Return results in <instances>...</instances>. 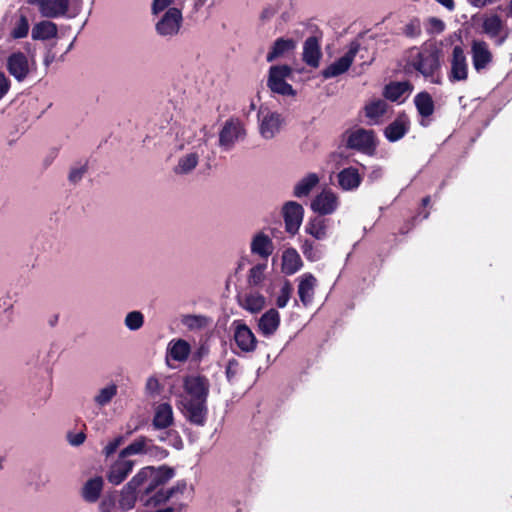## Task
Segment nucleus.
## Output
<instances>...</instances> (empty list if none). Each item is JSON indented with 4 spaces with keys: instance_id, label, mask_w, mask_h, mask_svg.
I'll return each instance as SVG.
<instances>
[{
    "instance_id": "nucleus-32",
    "label": "nucleus",
    "mask_w": 512,
    "mask_h": 512,
    "mask_svg": "<svg viewBox=\"0 0 512 512\" xmlns=\"http://www.w3.org/2000/svg\"><path fill=\"white\" fill-rule=\"evenodd\" d=\"M388 108L389 106L385 100L375 99L364 106V113L368 119L377 124L379 119L387 113Z\"/></svg>"
},
{
    "instance_id": "nucleus-25",
    "label": "nucleus",
    "mask_w": 512,
    "mask_h": 512,
    "mask_svg": "<svg viewBox=\"0 0 512 512\" xmlns=\"http://www.w3.org/2000/svg\"><path fill=\"white\" fill-rule=\"evenodd\" d=\"M303 266L299 253L294 248H287L282 255V271L286 275H293Z\"/></svg>"
},
{
    "instance_id": "nucleus-39",
    "label": "nucleus",
    "mask_w": 512,
    "mask_h": 512,
    "mask_svg": "<svg viewBox=\"0 0 512 512\" xmlns=\"http://www.w3.org/2000/svg\"><path fill=\"white\" fill-rule=\"evenodd\" d=\"M169 499H171V496L169 494L168 489L167 490L159 489V490L154 491L152 495L151 494L150 495L140 494V496H139V501L142 502L143 505L147 506V507L158 506L162 503L167 502Z\"/></svg>"
},
{
    "instance_id": "nucleus-23",
    "label": "nucleus",
    "mask_w": 512,
    "mask_h": 512,
    "mask_svg": "<svg viewBox=\"0 0 512 512\" xmlns=\"http://www.w3.org/2000/svg\"><path fill=\"white\" fill-rule=\"evenodd\" d=\"M173 409L169 403H161L156 407L152 420L155 429H166L173 424Z\"/></svg>"
},
{
    "instance_id": "nucleus-18",
    "label": "nucleus",
    "mask_w": 512,
    "mask_h": 512,
    "mask_svg": "<svg viewBox=\"0 0 512 512\" xmlns=\"http://www.w3.org/2000/svg\"><path fill=\"white\" fill-rule=\"evenodd\" d=\"M414 105L418 114L422 117L420 125L423 127L428 126L425 119L431 117L435 111V103L431 94L427 91H421L414 97Z\"/></svg>"
},
{
    "instance_id": "nucleus-22",
    "label": "nucleus",
    "mask_w": 512,
    "mask_h": 512,
    "mask_svg": "<svg viewBox=\"0 0 512 512\" xmlns=\"http://www.w3.org/2000/svg\"><path fill=\"white\" fill-rule=\"evenodd\" d=\"M280 325V314L275 308L267 310L258 321L259 331L265 336H272Z\"/></svg>"
},
{
    "instance_id": "nucleus-44",
    "label": "nucleus",
    "mask_w": 512,
    "mask_h": 512,
    "mask_svg": "<svg viewBox=\"0 0 512 512\" xmlns=\"http://www.w3.org/2000/svg\"><path fill=\"white\" fill-rule=\"evenodd\" d=\"M116 393V385L112 384L107 387H104L100 390L99 394L95 396V402L100 406H104L112 400Z\"/></svg>"
},
{
    "instance_id": "nucleus-33",
    "label": "nucleus",
    "mask_w": 512,
    "mask_h": 512,
    "mask_svg": "<svg viewBox=\"0 0 512 512\" xmlns=\"http://www.w3.org/2000/svg\"><path fill=\"white\" fill-rule=\"evenodd\" d=\"M305 231L317 240L325 239L327 236L326 219L319 216L310 219L305 226Z\"/></svg>"
},
{
    "instance_id": "nucleus-21",
    "label": "nucleus",
    "mask_w": 512,
    "mask_h": 512,
    "mask_svg": "<svg viewBox=\"0 0 512 512\" xmlns=\"http://www.w3.org/2000/svg\"><path fill=\"white\" fill-rule=\"evenodd\" d=\"M337 208V197L331 191H324L311 202V209L320 215L333 213Z\"/></svg>"
},
{
    "instance_id": "nucleus-17",
    "label": "nucleus",
    "mask_w": 512,
    "mask_h": 512,
    "mask_svg": "<svg viewBox=\"0 0 512 512\" xmlns=\"http://www.w3.org/2000/svg\"><path fill=\"white\" fill-rule=\"evenodd\" d=\"M39 12L46 18L64 16L69 9V0H36Z\"/></svg>"
},
{
    "instance_id": "nucleus-61",
    "label": "nucleus",
    "mask_w": 512,
    "mask_h": 512,
    "mask_svg": "<svg viewBox=\"0 0 512 512\" xmlns=\"http://www.w3.org/2000/svg\"><path fill=\"white\" fill-rule=\"evenodd\" d=\"M438 3L446 7L449 11H453L455 8L454 0H436Z\"/></svg>"
},
{
    "instance_id": "nucleus-11",
    "label": "nucleus",
    "mask_w": 512,
    "mask_h": 512,
    "mask_svg": "<svg viewBox=\"0 0 512 512\" xmlns=\"http://www.w3.org/2000/svg\"><path fill=\"white\" fill-rule=\"evenodd\" d=\"M258 118L260 121V134L265 139H272L277 133H279L284 122L280 113L267 110L264 114L262 108H260L258 112Z\"/></svg>"
},
{
    "instance_id": "nucleus-62",
    "label": "nucleus",
    "mask_w": 512,
    "mask_h": 512,
    "mask_svg": "<svg viewBox=\"0 0 512 512\" xmlns=\"http://www.w3.org/2000/svg\"><path fill=\"white\" fill-rule=\"evenodd\" d=\"M123 441H124V437L123 436H117L111 442L116 447V449H118V447L123 443Z\"/></svg>"
},
{
    "instance_id": "nucleus-57",
    "label": "nucleus",
    "mask_w": 512,
    "mask_h": 512,
    "mask_svg": "<svg viewBox=\"0 0 512 512\" xmlns=\"http://www.w3.org/2000/svg\"><path fill=\"white\" fill-rule=\"evenodd\" d=\"M430 26L432 30L436 33H441L445 29V24L441 19L432 17L429 19Z\"/></svg>"
},
{
    "instance_id": "nucleus-35",
    "label": "nucleus",
    "mask_w": 512,
    "mask_h": 512,
    "mask_svg": "<svg viewBox=\"0 0 512 512\" xmlns=\"http://www.w3.org/2000/svg\"><path fill=\"white\" fill-rule=\"evenodd\" d=\"M145 468H149L151 470L150 473H147L145 482L148 480L150 476H154L156 479V484H159L160 486L165 485L175 475L174 468L169 467L167 465H162L158 468H155L153 466H146Z\"/></svg>"
},
{
    "instance_id": "nucleus-63",
    "label": "nucleus",
    "mask_w": 512,
    "mask_h": 512,
    "mask_svg": "<svg viewBox=\"0 0 512 512\" xmlns=\"http://www.w3.org/2000/svg\"><path fill=\"white\" fill-rule=\"evenodd\" d=\"M507 16L512 18V0H510L508 6H507Z\"/></svg>"
},
{
    "instance_id": "nucleus-45",
    "label": "nucleus",
    "mask_w": 512,
    "mask_h": 512,
    "mask_svg": "<svg viewBox=\"0 0 512 512\" xmlns=\"http://www.w3.org/2000/svg\"><path fill=\"white\" fill-rule=\"evenodd\" d=\"M266 264H257L253 266L248 275V283L251 286H258L264 280V271Z\"/></svg>"
},
{
    "instance_id": "nucleus-58",
    "label": "nucleus",
    "mask_w": 512,
    "mask_h": 512,
    "mask_svg": "<svg viewBox=\"0 0 512 512\" xmlns=\"http://www.w3.org/2000/svg\"><path fill=\"white\" fill-rule=\"evenodd\" d=\"M468 2L474 7L483 8L494 3L495 0H468Z\"/></svg>"
},
{
    "instance_id": "nucleus-20",
    "label": "nucleus",
    "mask_w": 512,
    "mask_h": 512,
    "mask_svg": "<svg viewBox=\"0 0 512 512\" xmlns=\"http://www.w3.org/2000/svg\"><path fill=\"white\" fill-rule=\"evenodd\" d=\"M322 57L320 39L316 36L308 37L303 45V61L312 68H317Z\"/></svg>"
},
{
    "instance_id": "nucleus-13",
    "label": "nucleus",
    "mask_w": 512,
    "mask_h": 512,
    "mask_svg": "<svg viewBox=\"0 0 512 512\" xmlns=\"http://www.w3.org/2000/svg\"><path fill=\"white\" fill-rule=\"evenodd\" d=\"M448 77L451 82L465 81L468 78L467 60L461 45L453 47L451 70Z\"/></svg>"
},
{
    "instance_id": "nucleus-40",
    "label": "nucleus",
    "mask_w": 512,
    "mask_h": 512,
    "mask_svg": "<svg viewBox=\"0 0 512 512\" xmlns=\"http://www.w3.org/2000/svg\"><path fill=\"white\" fill-rule=\"evenodd\" d=\"M211 322V318L205 315H185L182 318V323L189 330H201L207 327Z\"/></svg>"
},
{
    "instance_id": "nucleus-24",
    "label": "nucleus",
    "mask_w": 512,
    "mask_h": 512,
    "mask_svg": "<svg viewBox=\"0 0 512 512\" xmlns=\"http://www.w3.org/2000/svg\"><path fill=\"white\" fill-rule=\"evenodd\" d=\"M316 282V278L311 273H305L301 276L298 285V296L304 306L312 302Z\"/></svg>"
},
{
    "instance_id": "nucleus-26",
    "label": "nucleus",
    "mask_w": 512,
    "mask_h": 512,
    "mask_svg": "<svg viewBox=\"0 0 512 512\" xmlns=\"http://www.w3.org/2000/svg\"><path fill=\"white\" fill-rule=\"evenodd\" d=\"M412 90L413 85L409 81L390 82L384 86L383 96L391 102H397L405 93Z\"/></svg>"
},
{
    "instance_id": "nucleus-37",
    "label": "nucleus",
    "mask_w": 512,
    "mask_h": 512,
    "mask_svg": "<svg viewBox=\"0 0 512 512\" xmlns=\"http://www.w3.org/2000/svg\"><path fill=\"white\" fill-rule=\"evenodd\" d=\"M170 356L175 361H186L191 352V347L186 340L178 339L170 343Z\"/></svg>"
},
{
    "instance_id": "nucleus-41",
    "label": "nucleus",
    "mask_w": 512,
    "mask_h": 512,
    "mask_svg": "<svg viewBox=\"0 0 512 512\" xmlns=\"http://www.w3.org/2000/svg\"><path fill=\"white\" fill-rule=\"evenodd\" d=\"M198 164V156L196 153H190L180 158L178 165L175 167L177 174H186L193 170Z\"/></svg>"
},
{
    "instance_id": "nucleus-42",
    "label": "nucleus",
    "mask_w": 512,
    "mask_h": 512,
    "mask_svg": "<svg viewBox=\"0 0 512 512\" xmlns=\"http://www.w3.org/2000/svg\"><path fill=\"white\" fill-rule=\"evenodd\" d=\"M301 251L308 261L315 262L321 259V251L308 239L302 242Z\"/></svg>"
},
{
    "instance_id": "nucleus-36",
    "label": "nucleus",
    "mask_w": 512,
    "mask_h": 512,
    "mask_svg": "<svg viewBox=\"0 0 512 512\" xmlns=\"http://www.w3.org/2000/svg\"><path fill=\"white\" fill-rule=\"evenodd\" d=\"M145 468H149L151 470L150 473H147L145 482L148 480L150 476H154L156 479V484H159L160 486L165 485L175 475L174 468L169 467L167 465H162L158 468H155L153 466H146Z\"/></svg>"
},
{
    "instance_id": "nucleus-31",
    "label": "nucleus",
    "mask_w": 512,
    "mask_h": 512,
    "mask_svg": "<svg viewBox=\"0 0 512 512\" xmlns=\"http://www.w3.org/2000/svg\"><path fill=\"white\" fill-rule=\"evenodd\" d=\"M103 489V479L100 476L89 479L82 488V497L89 503L96 502Z\"/></svg>"
},
{
    "instance_id": "nucleus-30",
    "label": "nucleus",
    "mask_w": 512,
    "mask_h": 512,
    "mask_svg": "<svg viewBox=\"0 0 512 512\" xmlns=\"http://www.w3.org/2000/svg\"><path fill=\"white\" fill-rule=\"evenodd\" d=\"M240 132L239 124L234 122V120H228L225 122L223 128L219 133V143L221 146L229 148L231 147L235 140H237Z\"/></svg>"
},
{
    "instance_id": "nucleus-27",
    "label": "nucleus",
    "mask_w": 512,
    "mask_h": 512,
    "mask_svg": "<svg viewBox=\"0 0 512 512\" xmlns=\"http://www.w3.org/2000/svg\"><path fill=\"white\" fill-rule=\"evenodd\" d=\"M296 48V42L291 38H278L274 41L270 51L267 53V62H272Z\"/></svg>"
},
{
    "instance_id": "nucleus-29",
    "label": "nucleus",
    "mask_w": 512,
    "mask_h": 512,
    "mask_svg": "<svg viewBox=\"0 0 512 512\" xmlns=\"http://www.w3.org/2000/svg\"><path fill=\"white\" fill-rule=\"evenodd\" d=\"M273 249L274 246L272 240L262 232L255 235L251 242L252 253L263 258L269 257L273 253Z\"/></svg>"
},
{
    "instance_id": "nucleus-1",
    "label": "nucleus",
    "mask_w": 512,
    "mask_h": 512,
    "mask_svg": "<svg viewBox=\"0 0 512 512\" xmlns=\"http://www.w3.org/2000/svg\"><path fill=\"white\" fill-rule=\"evenodd\" d=\"M183 390L185 395L181 405L186 420L193 425L204 426L208 417L209 379L202 374L187 375L183 378Z\"/></svg>"
},
{
    "instance_id": "nucleus-49",
    "label": "nucleus",
    "mask_w": 512,
    "mask_h": 512,
    "mask_svg": "<svg viewBox=\"0 0 512 512\" xmlns=\"http://www.w3.org/2000/svg\"><path fill=\"white\" fill-rule=\"evenodd\" d=\"M403 34L409 38H416L421 35V25L418 19H412L403 28Z\"/></svg>"
},
{
    "instance_id": "nucleus-47",
    "label": "nucleus",
    "mask_w": 512,
    "mask_h": 512,
    "mask_svg": "<svg viewBox=\"0 0 512 512\" xmlns=\"http://www.w3.org/2000/svg\"><path fill=\"white\" fill-rule=\"evenodd\" d=\"M293 292L292 284L289 280H285L284 284L281 287L280 294L276 299V305L278 308H284Z\"/></svg>"
},
{
    "instance_id": "nucleus-16",
    "label": "nucleus",
    "mask_w": 512,
    "mask_h": 512,
    "mask_svg": "<svg viewBox=\"0 0 512 512\" xmlns=\"http://www.w3.org/2000/svg\"><path fill=\"white\" fill-rule=\"evenodd\" d=\"M7 70L16 80L23 81L29 73L28 59L22 52H14L7 59Z\"/></svg>"
},
{
    "instance_id": "nucleus-50",
    "label": "nucleus",
    "mask_w": 512,
    "mask_h": 512,
    "mask_svg": "<svg viewBox=\"0 0 512 512\" xmlns=\"http://www.w3.org/2000/svg\"><path fill=\"white\" fill-rule=\"evenodd\" d=\"M239 362L237 359L232 358L229 359L226 365V378L229 382H231L236 375L238 374Z\"/></svg>"
},
{
    "instance_id": "nucleus-56",
    "label": "nucleus",
    "mask_w": 512,
    "mask_h": 512,
    "mask_svg": "<svg viewBox=\"0 0 512 512\" xmlns=\"http://www.w3.org/2000/svg\"><path fill=\"white\" fill-rule=\"evenodd\" d=\"M86 439V435L83 432H79L76 434L69 433L68 434V441L73 446H79L83 444V442Z\"/></svg>"
},
{
    "instance_id": "nucleus-9",
    "label": "nucleus",
    "mask_w": 512,
    "mask_h": 512,
    "mask_svg": "<svg viewBox=\"0 0 512 512\" xmlns=\"http://www.w3.org/2000/svg\"><path fill=\"white\" fill-rule=\"evenodd\" d=\"M282 215L286 231L291 235H295L303 220L304 209L302 205L295 201H288L283 205Z\"/></svg>"
},
{
    "instance_id": "nucleus-7",
    "label": "nucleus",
    "mask_w": 512,
    "mask_h": 512,
    "mask_svg": "<svg viewBox=\"0 0 512 512\" xmlns=\"http://www.w3.org/2000/svg\"><path fill=\"white\" fill-rule=\"evenodd\" d=\"M182 12L176 7L169 8L156 24V31L162 36L176 35L182 24Z\"/></svg>"
},
{
    "instance_id": "nucleus-2",
    "label": "nucleus",
    "mask_w": 512,
    "mask_h": 512,
    "mask_svg": "<svg viewBox=\"0 0 512 512\" xmlns=\"http://www.w3.org/2000/svg\"><path fill=\"white\" fill-rule=\"evenodd\" d=\"M441 55L436 43L426 42L411 52L407 64L431 83L441 84Z\"/></svg>"
},
{
    "instance_id": "nucleus-55",
    "label": "nucleus",
    "mask_w": 512,
    "mask_h": 512,
    "mask_svg": "<svg viewBox=\"0 0 512 512\" xmlns=\"http://www.w3.org/2000/svg\"><path fill=\"white\" fill-rule=\"evenodd\" d=\"M10 89V80L0 71V100L8 93Z\"/></svg>"
},
{
    "instance_id": "nucleus-46",
    "label": "nucleus",
    "mask_w": 512,
    "mask_h": 512,
    "mask_svg": "<svg viewBox=\"0 0 512 512\" xmlns=\"http://www.w3.org/2000/svg\"><path fill=\"white\" fill-rule=\"evenodd\" d=\"M144 323V317L141 312L139 311H132L129 312L125 318V325L130 330H138L143 326Z\"/></svg>"
},
{
    "instance_id": "nucleus-64",
    "label": "nucleus",
    "mask_w": 512,
    "mask_h": 512,
    "mask_svg": "<svg viewBox=\"0 0 512 512\" xmlns=\"http://www.w3.org/2000/svg\"><path fill=\"white\" fill-rule=\"evenodd\" d=\"M430 203V197L426 196L422 199V205L427 206Z\"/></svg>"
},
{
    "instance_id": "nucleus-38",
    "label": "nucleus",
    "mask_w": 512,
    "mask_h": 512,
    "mask_svg": "<svg viewBox=\"0 0 512 512\" xmlns=\"http://www.w3.org/2000/svg\"><path fill=\"white\" fill-rule=\"evenodd\" d=\"M482 29L490 38H496L503 29V21L499 15H491L483 20Z\"/></svg>"
},
{
    "instance_id": "nucleus-8",
    "label": "nucleus",
    "mask_w": 512,
    "mask_h": 512,
    "mask_svg": "<svg viewBox=\"0 0 512 512\" xmlns=\"http://www.w3.org/2000/svg\"><path fill=\"white\" fill-rule=\"evenodd\" d=\"M234 326V341L238 348L245 353H250L257 348V339L252 330L242 321L235 320Z\"/></svg>"
},
{
    "instance_id": "nucleus-14",
    "label": "nucleus",
    "mask_w": 512,
    "mask_h": 512,
    "mask_svg": "<svg viewBox=\"0 0 512 512\" xmlns=\"http://www.w3.org/2000/svg\"><path fill=\"white\" fill-rule=\"evenodd\" d=\"M472 64L477 72L486 69L493 61V54L484 40H473L471 43Z\"/></svg>"
},
{
    "instance_id": "nucleus-59",
    "label": "nucleus",
    "mask_w": 512,
    "mask_h": 512,
    "mask_svg": "<svg viewBox=\"0 0 512 512\" xmlns=\"http://www.w3.org/2000/svg\"><path fill=\"white\" fill-rule=\"evenodd\" d=\"M116 447L113 445V443L110 441L103 449V454L106 456V457H109L111 456L112 454H114L116 452Z\"/></svg>"
},
{
    "instance_id": "nucleus-43",
    "label": "nucleus",
    "mask_w": 512,
    "mask_h": 512,
    "mask_svg": "<svg viewBox=\"0 0 512 512\" xmlns=\"http://www.w3.org/2000/svg\"><path fill=\"white\" fill-rule=\"evenodd\" d=\"M29 22L25 15H21L15 24V27L11 30L10 36L13 39H21L28 35Z\"/></svg>"
},
{
    "instance_id": "nucleus-53",
    "label": "nucleus",
    "mask_w": 512,
    "mask_h": 512,
    "mask_svg": "<svg viewBox=\"0 0 512 512\" xmlns=\"http://www.w3.org/2000/svg\"><path fill=\"white\" fill-rule=\"evenodd\" d=\"M87 167L86 165H83L80 168H73L71 169L69 173V180L73 183L78 182L83 177L84 173L86 172Z\"/></svg>"
},
{
    "instance_id": "nucleus-54",
    "label": "nucleus",
    "mask_w": 512,
    "mask_h": 512,
    "mask_svg": "<svg viewBox=\"0 0 512 512\" xmlns=\"http://www.w3.org/2000/svg\"><path fill=\"white\" fill-rule=\"evenodd\" d=\"M145 483H147V485L141 489V494L150 495L156 491L158 487H160L159 484H156V479L154 476H150Z\"/></svg>"
},
{
    "instance_id": "nucleus-15",
    "label": "nucleus",
    "mask_w": 512,
    "mask_h": 512,
    "mask_svg": "<svg viewBox=\"0 0 512 512\" xmlns=\"http://www.w3.org/2000/svg\"><path fill=\"white\" fill-rule=\"evenodd\" d=\"M151 442L146 436H139L133 442H131L128 446L122 449L119 453L122 454V457L128 458L132 455H143L147 453H151L152 450L157 452H161L164 456L168 455V452L158 446L152 445L148 447V443Z\"/></svg>"
},
{
    "instance_id": "nucleus-60",
    "label": "nucleus",
    "mask_w": 512,
    "mask_h": 512,
    "mask_svg": "<svg viewBox=\"0 0 512 512\" xmlns=\"http://www.w3.org/2000/svg\"><path fill=\"white\" fill-rule=\"evenodd\" d=\"M146 387L148 390L155 391L159 387V382L156 378L150 377L147 381Z\"/></svg>"
},
{
    "instance_id": "nucleus-6",
    "label": "nucleus",
    "mask_w": 512,
    "mask_h": 512,
    "mask_svg": "<svg viewBox=\"0 0 512 512\" xmlns=\"http://www.w3.org/2000/svg\"><path fill=\"white\" fill-rule=\"evenodd\" d=\"M410 129L409 115L405 111H400L395 119L385 127L383 134L389 142L394 143L404 138Z\"/></svg>"
},
{
    "instance_id": "nucleus-52",
    "label": "nucleus",
    "mask_w": 512,
    "mask_h": 512,
    "mask_svg": "<svg viewBox=\"0 0 512 512\" xmlns=\"http://www.w3.org/2000/svg\"><path fill=\"white\" fill-rule=\"evenodd\" d=\"M173 3V0H154L152 3V13L157 15L160 12L164 11L166 8H170L169 6Z\"/></svg>"
},
{
    "instance_id": "nucleus-51",
    "label": "nucleus",
    "mask_w": 512,
    "mask_h": 512,
    "mask_svg": "<svg viewBox=\"0 0 512 512\" xmlns=\"http://www.w3.org/2000/svg\"><path fill=\"white\" fill-rule=\"evenodd\" d=\"M188 484L187 481L182 479L178 480L176 484L168 489L169 494L174 497L176 494H183L187 490Z\"/></svg>"
},
{
    "instance_id": "nucleus-4",
    "label": "nucleus",
    "mask_w": 512,
    "mask_h": 512,
    "mask_svg": "<svg viewBox=\"0 0 512 512\" xmlns=\"http://www.w3.org/2000/svg\"><path fill=\"white\" fill-rule=\"evenodd\" d=\"M292 68L289 65H274L269 69L267 86L276 94L282 96H295L296 91L292 85L286 82V78L292 75Z\"/></svg>"
},
{
    "instance_id": "nucleus-5",
    "label": "nucleus",
    "mask_w": 512,
    "mask_h": 512,
    "mask_svg": "<svg viewBox=\"0 0 512 512\" xmlns=\"http://www.w3.org/2000/svg\"><path fill=\"white\" fill-rule=\"evenodd\" d=\"M377 139L373 130L358 128L347 138L346 146L365 155L374 156L377 149Z\"/></svg>"
},
{
    "instance_id": "nucleus-28",
    "label": "nucleus",
    "mask_w": 512,
    "mask_h": 512,
    "mask_svg": "<svg viewBox=\"0 0 512 512\" xmlns=\"http://www.w3.org/2000/svg\"><path fill=\"white\" fill-rule=\"evenodd\" d=\"M58 28L54 22L44 20L36 23L32 28L33 40H49L57 36Z\"/></svg>"
},
{
    "instance_id": "nucleus-10",
    "label": "nucleus",
    "mask_w": 512,
    "mask_h": 512,
    "mask_svg": "<svg viewBox=\"0 0 512 512\" xmlns=\"http://www.w3.org/2000/svg\"><path fill=\"white\" fill-rule=\"evenodd\" d=\"M135 461L122 457V454H118V458L111 464L107 472V480L112 485H119L126 480L129 474L132 472Z\"/></svg>"
},
{
    "instance_id": "nucleus-3",
    "label": "nucleus",
    "mask_w": 512,
    "mask_h": 512,
    "mask_svg": "<svg viewBox=\"0 0 512 512\" xmlns=\"http://www.w3.org/2000/svg\"><path fill=\"white\" fill-rule=\"evenodd\" d=\"M149 468H141L132 479L124 485L121 490L119 498V506L123 511H128L135 506L139 496L142 493L141 487L145 484L147 473H150Z\"/></svg>"
},
{
    "instance_id": "nucleus-34",
    "label": "nucleus",
    "mask_w": 512,
    "mask_h": 512,
    "mask_svg": "<svg viewBox=\"0 0 512 512\" xmlns=\"http://www.w3.org/2000/svg\"><path fill=\"white\" fill-rule=\"evenodd\" d=\"M319 177L315 173H309L301 179L294 187V196L301 198L309 195L312 189L318 184Z\"/></svg>"
},
{
    "instance_id": "nucleus-48",
    "label": "nucleus",
    "mask_w": 512,
    "mask_h": 512,
    "mask_svg": "<svg viewBox=\"0 0 512 512\" xmlns=\"http://www.w3.org/2000/svg\"><path fill=\"white\" fill-rule=\"evenodd\" d=\"M245 302L246 309L255 313L259 312L264 307L265 298L260 294L248 295L246 296Z\"/></svg>"
},
{
    "instance_id": "nucleus-12",
    "label": "nucleus",
    "mask_w": 512,
    "mask_h": 512,
    "mask_svg": "<svg viewBox=\"0 0 512 512\" xmlns=\"http://www.w3.org/2000/svg\"><path fill=\"white\" fill-rule=\"evenodd\" d=\"M358 49V44L351 46L350 49L342 57H340L339 59H337L336 61H334L333 63H331L325 69L322 70V76L325 79H330L337 77L348 71V69L350 68L355 59Z\"/></svg>"
},
{
    "instance_id": "nucleus-19",
    "label": "nucleus",
    "mask_w": 512,
    "mask_h": 512,
    "mask_svg": "<svg viewBox=\"0 0 512 512\" xmlns=\"http://www.w3.org/2000/svg\"><path fill=\"white\" fill-rule=\"evenodd\" d=\"M338 184L344 191L356 190L363 181V174L359 173V169L353 166L342 169L338 175Z\"/></svg>"
}]
</instances>
